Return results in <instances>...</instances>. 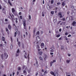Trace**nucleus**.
Instances as JSON below:
<instances>
[{"instance_id": "49", "label": "nucleus", "mask_w": 76, "mask_h": 76, "mask_svg": "<svg viewBox=\"0 0 76 76\" xmlns=\"http://www.w3.org/2000/svg\"><path fill=\"white\" fill-rule=\"evenodd\" d=\"M50 54L51 55H53V54H54L53 53H50Z\"/></svg>"}, {"instance_id": "33", "label": "nucleus", "mask_w": 76, "mask_h": 76, "mask_svg": "<svg viewBox=\"0 0 76 76\" xmlns=\"http://www.w3.org/2000/svg\"><path fill=\"white\" fill-rule=\"evenodd\" d=\"M61 4V3H60V2H58V3H57V5H59Z\"/></svg>"}, {"instance_id": "5", "label": "nucleus", "mask_w": 76, "mask_h": 76, "mask_svg": "<svg viewBox=\"0 0 76 76\" xmlns=\"http://www.w3.org/2000/svg\"><path fill=\"white\" fill-rule=\"evenodd\" d=\"M44 46V44L43 43H42L41 44V47L42 48H43Z\"/></svg>"}, {"instance_id": "3", "label": "nucleus", "mask_w": 76, "mask_h": 76, "mask_svg": "<svg viewBox=\"0 0 76 76\" xmlns=\"http://www.w3.org/2000/svg\"><path fill=\"white\" fill-rule=\"evenodd\" d=\"M50 74H51V75H54V76H56V75L54 74V73L53 71H51L50 72Z\"/></svg>"}, {"instance_id": "38", "label": "nucleus", "mask_w": 76, "mask_h": 76, "mask_svg": "<svg viewBox=\"0 0 76 76\" xmlns=\"http://www.w3.org/2000/svg\"><path fill=\"white\" fill-rule=\"evenodd\" d=\"M50 52H54V50L53 49H52L50 51Z\"/></svg>"}, {"instance_id": "28", "label": "nucleus", "mask_w": 76, "mask_h": 76, "mask_svg": "<svg viewBox=\"0 0 76 76\" xmlns=\"http://www.w3.org/2000/svg\"><path fill=\"white\" fill-rule=\"evenodd\" d=\"M70 18H71V20H73V18L72 17V16H70Z\"/></svg>"}, {"instance_id": "14", "label": "nucleus", "mask_w": 76, "mask_h": 76, "mask_svg": "<svg viewBox=\"0 0 76 76\" xmlns=\"http://www.w3.org/2000/svg\"><path fill=\"white\" fill-rule=\"evenodd\" d=\"M53 61H51L50 62V67H51V66H52L53 65Z\"/></svg>"}, {"instance_id": "20", "label": "nucleus", "mask_w": 76, "mask_h": 76, "mask_svg": "<svg viewBox=\"0 0 76 76\" xmlns=\"http://www.w3.org/2000/svg\"><path fill=\"white\" fill-rule=\"evenodd\" d=\"M39 54L40 55H42V52L40 51L39 53Z\"/></svg>"}, {"instance_id": "13", "label": "nucleus", "mask_w": 76, "mask_h": 76, "mask_svg": "<svg viewBox=\"0 0 76 76\" xmlns=\"http://www.w3.org/2000/svg\"><path fill=\"white\" fill-rule=\"evenodd\" d=\"M10 16L11 17V18L12 19H14V15H12H12H10Z\"/></svg>"}, {"instance_id": "47", "label": "nucleus", "mask_w": 76, "mask_h": 76, "mask_svg": "<svg viewBox=\"0 0 76 76\" xmlns=\"http://www.w3.org/2000/svg\"><path fill=\"white\" fill-rule=\"evenodd\" d=\"M0 9L1 10V5H0Z\"/></svg>"}, {"instance_id": "39", "label": "nucleus", "mask_w": 76, "mask_h": 76, "mask_svg": "<svg viewBox=\"0 0 76 76\" xmlns=\"http://www.w3.org/2000/svg\"><path fill=\"white\" fill-rule=\"evenodd\" d=\"M51 14H52V15H53V14H54V12L53 11H51Z\"/></svg>"}, {"instance_id": "19", "label": "nucleus", "mask_w": 76, "mask_h": 76, "mask_svg": "<svg viewBox=\"0 0 76 76\" xmlns=\"http://www.w3.org/2000/svg\"><path fill=\"white\" fill-rule=\"evenodd\" d=\"M42 16H43V17H44V16H45L44 12H42Z\"/></svg>"}, {"instance_id": "18", "label": "nucleus", "mask_w": 76, "mask_h": 76, "mask_svg": "<svg viewBox=\"0 0 76 76\" xmlns=\"http://www.w3.org/2000/svg\"><path fill=\"white\" fill-rule=\"evenodd\" d=\"M2 41H5V39L4 38V37H2Z\"/></svg>"}, {"instance_id": "51", "label": "nucleus", "mask_w": 76, "mask_h": 76, "mask_svg": "<svg viewBox=\"0 0 76 76\" xmlns=\"http://www.w3.org/2000/svg\"><path fill=\"white\" fill-rule=\"evenodd\" d=\"M72 36L71 35H68V37H71Z\"/></svg>"}, {"instance_id": "55", "label": "nucleus", "mask_w": 76, "mask_h": 76, "mask_svg": "<svg viewBox=\"0 0 76 76\" xmlns=\"http://www.w3.org/2000/svg\"><path fill=\"white\" fill-rule=\"evenodd\" d=\"M19 72H17V75H19Z\"/></svg>"}, {"instance_id": "53", "label": "nucleus", "mask_w": 76, "mask_h": 76, "mask_svg": "<svg viewBox=\"0 0 76 76\" xmlns=\"http://www.w3.org/2000/svg\"><path fill=\"white\" fill-rule=\"evenodd\" d=\"M72 9H74V6H72Z\"/></svg>"}, {"instance_id": "54", "label": "nucleus", "mask_w": 76, "mask_h": 76, "mask_svg": "<svg viewBox=\"0 0 76 76\" xmlns=\"http://www.w3.org/2000/svg\"><path fill=\"white\" fill-rule=\"evenodd\" d=\"M56 60H54L53 61V63H54V62H56Z\"/></svg>"}, {"instance_id": "22", "label": "nucleus", "mask_w": 76, "mask_h": 76, "mask_svg": "<svg viewBox=\"0 0 76 76\" xmlns=\"http://www.w3.org/2000/svg\"><path fill=\"white\" fill-rule=\"evenodd\" d=\"M35 29L34 28L33 30V33L34 34V35H35Z\"/></svg>"}, {"instance_id": "58", "label": "nucleus", "mask_w": 76, "mask_h": 76, "mask_svg": "<svg viewBox=\"0 0 76 76\" xmlns=\"http://www.w3.org/2000/svg\"><path fill=\"white\" fill-rule=\"evenodd\" d=\"M41 50V49H38V51H40Z\"/></svg>"}, {"instance_id": "4", "label": "nucleus", "mask_w": 76, "mask_h": 76, "mask_svg": "<svg viewBox=\"0 0 76 76\" xmlns=\"http://www.w3.org/2000/svg\"><path fill=\"white\" fill-rule=\"evenodd\" d=\"M58 15L60 16V18H62V15H61V12H59L58 13Z\"/></svg>"}, {"instance_id": "26", "label": "nucleus", "mask_w": 76, "mask_h": 76, "mask_svg": "<svg viewBox=\"0 0 76 76\" xmlns=\"http://www.w3.org/2000/svg\"><path fill=\"white\" fill-rule=\"evenodd\" d=\"M16 57L19 56V53H17L16 54Z\"/></svg>"}, {"instance_id": "60", "label": "nucleus", "mask_w": 76, "mask_h": 76, "mask_svg": "<svg viewBox=\"0 0 76 76\" xmlns=\"http://www.w3.org/2000/svg\"><path fill=\"white\" fill-rule=\"evenodd\" d=\"M42 72H44V69H42Z\"/></svg>"}, {"instance_id": "35", "label": "nucleus", "mask_w": 76, "mask_h": 76, "mask_svg": "<svg viewBox=\"0 0 76 76\" xmlns=\"http://www.w3.org/2000/svg\"><path fill=\"white\" fill-rule=\"evenodd\" d=\"M20 19H23L22 16H20Z\"/></svg>"}, {"instance_id": "8", "label": "nucleus", "mask_w": 76, "mask_h": 76, "mask_svg": "<svg viewBox=\"0 0 76 76\" xmlns=\"http://www.w3.org/2000/svg\"><path fill=\"white\" fill-rule=\"evenodd\" d=\"M12 11L13 13H14V12H15V9L14 8H12Z\"/></svg>"}, {"instance_id": "44", "label": "nucleus", "mask_w": 76, "mask_h": 76, "mask_svg": "<svg viewBox=\"0 0 76 76\" xmlns=\"http://www.w3.org/2000/svg\"><path fill=\"white\" fill-rule=\"evenodd\" d=\"M25 67V66H23V69H24V68Z\"/></svg>"}, {"instance_id": "41", "label": "nucleus", "mask_w": 76, "mask_h": 76, "mask_svg": "<svg viewBox=\"0 0 76 76\" xmlns=\"http://www.w3.org/2000/svg\"><path fill=\"white\" fill-rule=\"evenodd\" d=\"M29 19H30V20L31 19V15H29Z\"/></svg>"}, {"instance_id": "9", "label": "nucleus", "mask_w": 76, "mask_h": 76, "mask_svg": "<svg viewBox=\"0 0 76 76\" xmlns=\"http://www.w3.org/2000/svg\"><path fill=\"white\" fill-rule=\"evenodd\" d=\"M24 26V28L25 29H26V24L23 25Z\"/></svg>"}, {"instance_id": "59", "label": "nucleus", "mask_w": 76, "mask_h": 76, "mask_svg": "<svg viewBox=\"0 0 76 76\" xmlns=\"http://www.w3.org/2000/svg\"><path fill=\"white\" fill-rule=\"evenodd\" d=\"M4 1L5 3H7V1L6 0H4Z\"/></svg>"}, {"instance_id": "27", "label": "nucleus", "mask_w": 76, "mask_h": 76, "mask_svg": "<svg viewBox=\"0 0 76 76\" xmlns=\"http://www.w3.org/2000/svg\"><path fill=\"white\" fill-rule=\"evenodd\" d=\"M17 35V33H16V32H15V35H14V37H16V35Z\"/></svg>"}, {"instance_id": "25", "label": "nucleus", "mask_w": 76, "mask_h": 76, "mask_svg": "<svg viewBox=\"0 0 76 76\" xmlns=\"http://www.w3.org/2000/svg\"><path fill=\"white\" fill-rule=\"evenodd\" d=\"M19 52H20V51L19 50V49H18L17 50V53H19Z\"/></svg>"}, {"instance_id": "31", "label": "nucleus", "mask_w": 76, "mask_h": 76, "mask_svg": "<svg viewBox=\"0 0 76 76\" xmlns=\"http://www.w3.org/2000/svg\"><path fill=\"white\" fill-rule=\"evenodd\" d=\"M39 59L42 61V58L41 57H39Z\"/></svg>"}, {"instance_id": "10", "label": "nucleus", "mask_w": 76, "mask_h": 76, "mask_svg": "<svg viewBox=\"0 0 76 76\" xmlns=\"http://www.w3.org/2000/svg\"><path fill=\"white\" fill-rule=\"evenodd\" d=\"M48 73V72L47 71H45V72H44L43 75H45V74H47V73Z\"/></svg>"}, {"instance_id": "36", "label": "nucleus", "mask_w": 76, "mask_h": 76, "mask_svg": "<svg viewBox=\"0 0 76 76\" xmlns=\"http://www.w3.org/2000/svg\"><path fill=\"white\" fill-rule=\"evenodd\" d=\"M60 36V34H58L57 35L56 37L58 38V37H59Z\"/></svg>"}, {"instance_id": "32", "label": "nucleus", "mask_w": 76, "mask_h": 76, "mask_svg": "<svg viewBox=\"0 0 76 76\" xmlns=\"http://www.w3.org/2000/svg\"><path fill=\"white\" fill-rule=\"evenodd\" d=\"M37 48H39V45H37Z\"/></svg>"}, {"instance_id": "34", "label": "nucleus", "mask_w": 76, "mask_h": 76, "mask_svg": "<svg viewBox=\"0 0 76 76\" xmlns=\"http://www.w3.org/2000/svg\"><path fill=\"white\" fill-rule=\"evenodd\" d=\"M12 48H13V45H11L10 46V48L11 49H12Z\"/></svg>"}, {"instance_id": "63", "label": "nucleus", "mask_w": 76, "mask_h": 76, "mask_svg": "<svg viewBox=\"0 0 76 76\" xmlns=\"http://www.w3.org/2000/svg\"><path fill=\"white\" fill-rule=\"evenodd\" d=\"M0 47H2V44H1L0 45Z\"/></svg>"}, {"instance_id": "46", "label": "nucleus", "mask_w": 76, "mask_h": 76, "mask_svg": "<svg viewBox=\"0 0 76 76\" xmlns=\"http://www.w3.org/2000/svg\"><path fill=\"white\" fill-rule=\"evenodd\" d=\"M65 35H68V33H65Z\"/></svg>"}, {"instance_id": "37", "label": "nucleus", "mask_w": 76, "mask_h": 76, "mask_svg": "<svg viewBox=\"0 0 76 76\" xmlns=\"http://www.w3.org/2000/svg\"><path fill=\"white\" fill-rule=\"evenodd\" d=\"M51 4H53V3H54V1H53V0L51 1Z\"/></svg>"}, {"instance_id": "21", "label": "nucleus", "mask_w": 76, "mask_h": 76, "mask_svg": "<svg viewBox=\"0 0 76 76\" xmlns=\"http://www.w3.org/2000/svg\"><path fill=\"white\" fill-rule=\"evenodd\" d=\"M75 24H76V22H75V21H73V22L72 23L73 25H75Z\"/></svg>"}, {"instance_id": "7", "label": "nucleus", "mask_w": 76, "mask_h": 76, "mask_svg": "<svg viewBox=\"0 0 76 76\" xmlns=\"http://www.w3.org/2000/svg\"><path fill=\"white\" fill-rule=\"evenodd\" d=\"M2 11H3V12L4 13H6V10H5V9H4V8H3L2 9Z\"/></svg>"}, {"instance_id": "52", "label": "nucleus", "mask_w": 76, "mask_h": 76, "mask_svg": "<svg viewBox=\"0 0 76 76\" xmlns=\"http://www.w3.org/2000/svg\"><path fill=\"white\" fill-rule=\"evenodd\" d=\"M59 32H61V29H59Z\"/></svg>"}, {"instance_id": "48", "label": "nucleus", "mask_w": 76, "mask_h": 76, "mask_svg": "<svg viewBox=\"0 0 76 76\" xmlns=\"http://www.w3.org/2000/svg\"><path fill=\"white\" fill-rule=\"evenodd\" d=\"M21 14H22V12H20L19 13V15H21Z\"/></svg>"}, {"instance_id": "6", "label": "nucleus", "mask_w": 76, "mask_h": 76, "mask_svg": "<svg viewBox=\"0 0 76 76\" xmlns=\"http://www.w3.org/2000/svg\"><path fill=\"white\" fill-rule=\"evenodd\" d=\"M23 73L25 75H26L27 73L26 72V71L25 70H24L23 71Z\"/></svg>"}, {"instance_id": "11", "label": "nucleus", "mask_w": 76, "mask_h": 76, "mask_svg": "<svg viewBox=\"0 0 76 76\" xmlns=\"http://www.w3.org/2000/svg\"><path fill=\"white\" fill-rule=\"evenodd\" d=\"M62 6H65V5H66V4H65V3H64V2H62Z\"/></svg>"}, {"instance_id": "1", "label": "nucleus", "mask_w": 76, "mask_h": 76, "mask_svg": "<svg viewBox=\"0 0 76 76\" xmlns=\"http://www.w3.org/2000/svg\"><path fill=\"white\" fill-rule=\"evenodd\" d=\"M1 57L2 59V60H3V57H5V58L6 59V58H7V57H8V55H7V53H4V56H3V54H2L1 55Z\"/></svg>"}, {"instance_id": "29", "label": "nucleus", "mask_w": 76, "mask_h": 76, "mask_svg": "<svg viewBox=\"0 0 76 76\" xmlns=\"http://www.w3.org/2000/svg\"><path fill=\"white\" fill-rule=\"evenodd\" d=\"M61 20H63V21H65V18H64L63 19H61Z\"/></svg>"}, {"instance_id": "64", "label": "nucleus", "mask_w": 76, "mask_h": 76, "mask_svg": "<svg viewBox=\"0 0 76 76\" xmlns=\"http://www.w3.org/2000/svg\"><path fill=\"white\" fill-rule=\"evenodd\" d=\"M68 56H70V54H68Z\"/></svg>"}, {"instance_id": "62", "label": "nucleus", "mask_w": 76, "mask_h": 76, "mask_svg": "<svg viewBox=\"0 0 76 76\" xmlns=\"http://www.w3.org/2000/svg\"><path fill=\"white\" fill-rule=\"evenodd\" d=\"M26 35H28V33H27V32H26Z\"/></svg>"}, {"instance_id": "56", "label": "nucleus", "mask_w": 76, "mask_h": 76, "mask_svg": "<svg viewBox=\"0 0 76 76\" xmlns=\"http://www.w3.org/2000/svg\"><path fill=\"white\" fill-rule=\"evenodd\" d=\"M61 22V21H59L58 22V24H59V23H60V22Z\"/></svg>"}, {"instance_id": "23", "label": "nucleus", "mask_w": 76, "mask_h": 76, "mask_svg": "<svg viewBox=\"0 0 76 76\" xmlns=\"http://www.w3.org/2000/svg\"><path fill=\"white\" fill-rule=\"evenodd\" d=\"M61 50H63L64 48L63 47V46H61Z\"/></svg>"}, {"instance_id": "24", "label": "nucleus", "mask_w": 76, "mask_h": 76, "mask_svg": "<svg viewBox=\"0 0 76 76\" xmlns=\"http://www.w3.org/2000/svg\"><path fill=\"white\" fill-rule=\"evenodd\" d=\"M20 42H18V45H19V47H20Z\"/></svg>"}, {"instance_id": "61", "label": "nucleus", "mask_w": 76, "mask_h": 76, "mask_svg": "<svg viewBox=\"0 0 76 76\" xmlns=\"http://www.w3.org/2000/svg\"><path fill=\"white\" fill-rule=\"evenodd\" d=\"M65 39H66V40H68V39H67V37H66V38H65Z\"/></svg>"}, {"instance_id": "2", "label": "nucleus", "mask_w": 76, "mask_h": 76, "mask_svg": "<svg viewBox=\"0 0 76 76\" xmlns=\"http://www.w3.org/2000/svg\"><path fill=\"white\" fill-rule=\"evenodd\" d=\"M23 25H26V20L24 19H23Z\"/></svg>"}, {"instance_id": "50", "label": "nucleus", "mask_w": 76, "mask_h": 76, "mask_svg": "<svg viewBox=\"0 0 76 76\" xmlns=\"http://www.w3.org/2000/svg\"><path fill=\"white\" fill-rule=\"evenodd\" d=\"M15 72H13V73L12 75H13V76H14V75H15Z\"/></svg>"}, {"instance_id": "43", "label": "nucleus", "mask_w": 76, "mask_h": 76, "mask_svg": "<svg viewBox=\"0 0 76 76\" xmlns=\"http://www.w3.org/2000/svg\"><path fill=\"white\" fill-rule=\"evenodd\" d=\"M5 22H7V21H8V20L7 19H5Z\"/></svg>"}, {"instance_id": "42", "label": "nucleus", "mask_w": 76, "mask_h": 76, "mask_svg": "<svg viewBox=\"0 0 76 76\" xmlns=\"http://www.w3.org/2000/svg\"><path fill=\"white\" fill-rule=\"evenodd\" d=\"M56 19H54L53 20V22H56Z\"/></svg>"}, {"instance_id": "45", "label": "nucleus", "mask_w": 76, "mask_h": 76, "mask_svg": "<svg viewBox=\"0 0 76 76\" xmlns=\"http://www.w3.org/2000/svg\"><path fill=\"white\" fill-rule=\"evenodd\" d=\"M45 58H47V55H45Z\"/></svg>"}, {"instance_id": "12", "label": "nucleus", "mask_w": 76, "mask_h": 76, "mask_svg": "<svg viewBox=\"0 0 76 76\" xmlns=\"http://www.w3.org/2000/svg\"><path fill=\"white\" fill-rule=\"evenodd\" d=\"M70 61L69 60H67L66 61V62L67 63H68V64L69 63H70Z\"/></svg>"}, {"instance_id": "16", "label": "nucleus", "mask_w": 76, "mask_h": 76, "mask_svg": "<svg viewBox=\"0 0 76 76\" xmlns=\"http://www.w3.org/2000/svg\"><path fill=\"white\" fill-rule=\"evenodd\" d=\"M6 31L7 32V33L8 34H9V30H8V29H7V28L6 29Z\"/></svg>"}, {"instance_id": "30", "label": "nucleus", "mask_w": 76, "mask_h": 76, "mask_svg": "<svg viewBox=\"0 0 76 76\" xmlns=\"http://www.w3.org/2000/svg\"><path fill=\"white\" fill-rule=\"evenodd\" d=\"M39 31H38L37 33H36V34H37V35H39Z\"/></svg>"}, {"instance_id": "15", "label": "nucleus", "mask_w": 76, "mask_h": 76, "mask_svg": "<svg viewBox=\"0 0 76 76\" xmlns=\"http://www.w3.org/2000/svg\"><path fill=\"white\" fill-rule=\"evenodd\" d=\"M8 3L10 4V6H12V3L10 1V0H8Z\"/></svg>"}, {"instance_id": "17", "label": "nucleus", "mask_w": 76, "mask_h": 76, "mask_svg": "<svg viewBox=\"0 0 76 76\" xmlns=\"http://www.w3.org/2000/svg\"><path fill=\"white\" fill-rule=\"evenodd\" d=\"M8 27L9 29H11V26L10 25H8Z\"/></svg>"}, {"instance_id": "40", "label": "nucleus", "mask_w": 76, "mask_h": 76, "mask_svg": "<svg viewBox=\"0 0 76 76\" xmlns=\"http://www.w3.org/2000/svg\"><path fill=\"white\" fill-rule=\"evenodd\" d=\"M18 70H20V69H21L20 68V67H18Z\"/></svg>"}, {"instance_id": "57", "label": "nucleus", "mask_w": 76, "mask_h": 76, "mask_svg": "<svg viewBox=\"0 0 76 76\" xmlns=\"http://www.w3.org/2000/svg\"><path fill=\"white\" fill-rule=\"evenodd\" d=\"M42 3H43V4H44V0H43Z\"/></svg>"}]
</instances>
